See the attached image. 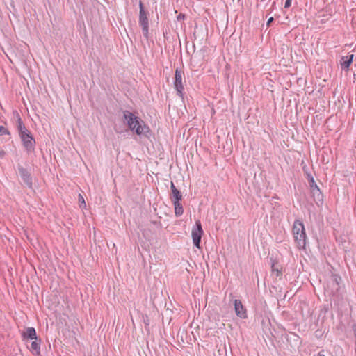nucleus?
<instances>
[{
  "label": "nucleus",
  "mask_w": 356,
  "mask_h": 356,
  "mask_svg": "<svg viewBox=\"0 0 356 356\" xmlns=\"http://www.w3.org/2000/svg\"><path fill=\"white\" fill-rule=\"evenodd\" d=\"M123 118L129 129L134 131L138 136L146 135L149 131V128L143 120L136 116L132 112L125 110L123 111Z\"/></svg>",
  "instance_id": "obj_1"
},
{
  "label": "nucleus",
  "mask_w": 356,
  "mask_h": 356,
  "mask_svg": "<svg viewBox=\"0 0 356 356\" xmlns=\"http://www.w3.org/2000/svg\"><path fill=\"white\" fill-rule=\"evenodd\" d=\"M292 232L297 247L300 250L305 249L307 238L303 222L300 220H296L293 225Z\"/></svg>",
  "instance_id": "obj_2"
},
{
  "label": "nucleus",
  "mask_w": 356,
  "mask_h": 356,
  "mask_svg": "<svg viewBox=\"0 0 356 356\" xmlns=\"http://www.w3.org/2000/svg\"><path fill=\"white\" fill-rule=\"evenodd\" d=\"M139 8L138 24L142 29L144 37L147 38L149 35L148 13L145 10L143 3L141 1H139Z\"/></svg>",
  "instance_id": "obj_3"
},
{
  "label": "nucleus",
  "mask_w": 356,
  "mask_h": 356,
  "mask_svg": "<svg viewBox=\"0 0 356 356\" xmlns=\"http://www.w3.org/2000/svg\"><path fill=\"white\" fill-rule=\"evenodd\" d=\"M203 234V229L200 220L195 221V225L193 227L191 232L193 242L195 247L200 248L201 238Z\"/></svg>",
  "instance_id": "obj_4"
},
{
  "label": "nucleus",
  "mask_w": 356,
  "mask_h": 356,
  "mask_svg": "<svg viewBox=\"0 0 356 356\" xmlns=\"http://www.w3.org/2000/svg\"><path fill=\"white\" fill-rule=\"evenodd\" d=\"M183 73L178 68L175 72L174 86L177 90V95L182 97L184 95V87L182 83Z\"/></svg>",
  "instance_id": "obj_5"
},
{
  "label": "nucleus",
  "mask_w": 356,
  "mask_h": 356,
  "mask_svg": "<svg viewBox=\"0 0 356 356\" xmlns=\"http://www.w3.org/2000/svg\"><path fill=\"white\" fill-rule=\"evenodd\" d=\"M307 180L309 184L311 193L316 200L321 201L323 200V195L316 185L313 176L311 174H307Z\"/></svg>",
  "instance_id": "obj_6"
},
{
  "label": "nucleus",
  "mask_w": 356,
  "mask_h": 356,
  "mask_svg": "<svg viewBox=\"0 0 356 356\" xmlns=\"http://www.w3.org/2000/svg\"><path fill=\"white\" fill-rule=\"evenodd\" d=\"M24 147L28 152H32L35 149V140L33 135L31 134L20 138Z\"/></svg>",
  "instance_id": "obj_7"
},
{
  "label": "nucleus",
  "mask_w": 356,
  "mask_h": 356,
  "mask_svg": "<svg viewBox=\"0 0 356 356\" xmlns=\"http://www.w3.org/2000/svg\"><path fill=\"white\" fill-rule=\"evenodd\" d=\"M234 309L238 317L243 319L247 318L248 316L246 309L240 300H234Z\"/></svg>",
  "instance_id": "obj_8"
},
{
  "label": "nucleus",
  "mask_w": 356,
  "mask_h": 356,
  "mask_svg": "<svg viewBox=\"0 0 356 356\" xmlns=\"http://www.w3.org/2000/svg\"><path fill=\"white\" fill-rule=\"evenodd\" d=\"M354 58V54H348L346 56H343L340 59V65L342 70L348 71L350 69V66L353 63Z\"/></svg>",
  "instance_id": "obj_9"
},
{
  "label": "nucleus",
  "mask_w": 356,
  "mask_h": 356,
  "mask_svg": "<svg viewBox=\"0 0 356 356\" xmlns=\"http://www.w3.org/2000/svg\"><path fill=\"white\" fill-rule=\"evenodd\" d=\"M19 173L24 184L29 188L32 187V177L30 173L23 167H19Z\"/></svg>",
  "instance_id": "obj_10"
},
{
  "label": "nucleus",
  "mask_w": 356,
  "mask_h": 356,
  "mask_svg": "<svg viewBox=\"0 0 356 356\" xmlns=\"http://www.w3.org/2000/svg\"><path fill=\"white\" fill-rule=\"evenodd\" d=\"M16 117V127L18 131V134L23 132L24 131H26L27 128L24 124L19 114L17 112L15 113Z\"/></svg>",
  "instance_id": "obj_11"
},
{
  "label": "nucleus",
  "mask_w": 356,
  "mask_h": 356,
  "mask_svg": "<svg viewBox=\"0 0 356 356\" xmlns=\"http://www.w3.org/2000/svg\"><path fill=\"white\" fill-rule=\"evenodd\" d=\"M171 191H172V200L174 201H181L182 199V195L179 192V190L177 189L173 182H171Z\"/></svg>",
  "instance_id": "obj_12"
},
{
  "label": "nucleus",
  "mask_w": 356,
  "mask_h": 356,
  "mask_svg": "<svg viewBox=\"0 0 356 356\" xmlns=\"http://www.w3.org/2000/svg\"><path fill=\"white\" fill-rule=\"evenodd\" d=\"M24 339L29 338L30 339H37V334L34 327H28L26 331L22 334Z\"/></svg>",
  "instance_id": "obj_13"
},
{
  "label": "nucleus",
  "mask_w": 356,
  "mask_h": 356,
  "mask_svg": "<svg viewBox=\"0 0 356 356\" xmlns=\"http://www.w3.org/2000/svg\"><path fill=\"white\" fill-rule=\"evenodd\" d=\"M181 201H174L173 204L175 207V213L177 216H180L184 213V209Z\"/></svg>",
  "instance_id": "obj_14"
},
{
  "label": "nucleus",
  "mask_w": 356,
  "mask_h": 356,
  "mask_svg": "<svg viewBox=\"0 0 356 356\" xmlns=\"http://www.w3.org/2000/svg\"><path fill=\"white\" fill-rule=\"evenodd\" d=\"M30 350L32 352H34L36 355H40V342L35 339V341H33L31 344Z\"/></svg>",
  "instance_id": "obj_15"
},
{
  "label": "nucleus",
  "mask_w": 356,
  "mask_h": 356,
  "mask_svg": "<svg viewBox=\"0 0 356 356\" xmlns=\"http://www.w3.org/2000/svg\"><path fill=\"white\" fill-rule=\"evenodd\" d=\"M10 133L7 128H6L4 126H2V125L0 126V136L10 135Z\"/></svg>",
  "instance_id": "obj_16"
},
{
  "label": "nucleus",
  "mask_w": 356,
  "mask_h": 356,
  "mask_svg": "<svg viewBox=\"0 0 356 356\" xmlns=\"http://www.w3.org/2000/svg\"><path fill=\"white\" fill-rule=\"evenodd\" d=\"M79 207L81 208H86V202H85V200L81 194L79 195Z\"/></svg>",
  "instance_id": "obj_17"
},
{
  "label": "nucleus",
  "mask_w": 356,
  "mask_h": 356,
  "mask_svg": "<svg viewBox=\"0 0 356 356\" xmlns=\"http://www.w3.org/2000/svg\"><path fill=\"white\" fill-rule=\"evenodd\" d=\"M271 268H272V272L275 273L276 276H280L282 274L281 270H279V268L276 267V265L275 264H272Z\"/></svg>",
  "instance_id": "obj_18"
},
{
  "label": "nucleus",
  "mask_w": 356,
  "mask_h": 356,
  "mask_svg": "<svg viewBox=\"0 0 356 356\" xmlns=\"http://www.w3.org/2000/svg\"><path fill=\"white\" fill-rule=\"evenodd\" d=\"M31 131L27 129L26 131H24L23 132H21L20 134H19V136L21 138L25 136H28L29 134H31Z\"/></svg>",
  "instance_id": "obj_19"
},
{
  "label": "nucleus",
  "mask_w": 356,
  "mask_h": 356,
  "mask_svg": "<svg viewBox=\"0 0 356 356\" xmlns=\"http://www.w3.org/2000/svg\"><path fill=\"white\" fill-rule=\"evenodd\" d=\"M114 130L117 133V134H121L123 132V130L122 129H121L120 127H118V126H115L114 127Z\"/></svg>",
  "instance_id": "obj_20"
},
{
  "label": "nucleus",
  "mask_w": 356,
  "mask_h": 356,
  "mask_svg": "<svg viewBox=\"0 0 356 356\" xmlns=\"http://www.w3.org/2000/svg\"><path fill=\"white\" fill-rule=\"evenodd\" d=\"M291 1H292V0H286L285 3H284V8H289L291 5Z\"/></svg>",
  "instance_id": "obj_21"
},
{
  "label": "nucleus",
  "mask_w": 356,
  "mask_h": 356,
  "mask_svg": "<svg viewBox=\"0 0 356 356\" xmlns=\"http://www.w3.org/2000/svg\"><path fill=\"white\" fill-rule=\"evenodd\" d=\"M273 19H273V17H270L268 19L267 23H266V25H267L268 26H270V23L273 21Z\"/></svg>",
  "instance_id": "obj_22"
},
{
  "label": "nucleus",
  "mask_w": 356,
  "mask_h": 356,
  "mask_svg": "<svg viewBox=\"0 0 356 356\" xmlns=\"http://www.w3.org/2000/svg\"><path fill=\"white\" fill-rule=\"evenodd\" d=\"M6 153L3 150H0V159L3 158L5 156Z\"/></svg>",
  "instance_id": "obj_23"
},
{
  "label": "nucleus",
  "mask_w": 356,
  "mask_h": 356,
  "mask_svg": "<svg viewBox=\"0 0 356 356\" xmlns=\"http://www.w3.org/2000/svg\"><path fill=\"white\" fill-rule=\"evenodd\" d=\"M184 15H181V14H180V15L177 17L178 19H182V18H184Z\"/></svg>",
  "instance_id": "obj_24"
},
{
  "label": "nucleus",
  "mask_w": 356,
  "mask_h": 356,
  "mask_svg": "<svg viewBox=\"0 0 356 356\" xmlns=\"http://www.w3.org/2000/svg\"><path fill=\"white\" fill-rule=\"evenodd\" d=\"M316 356H325L324 354L322 353V352H319Z\"/></svg>",
  "instance_id": "obj_25"
}]
</instances>
